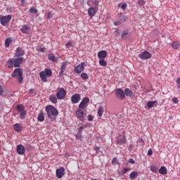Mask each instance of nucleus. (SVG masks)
<instances>
[{"label": "nucleus", "mask_w": 180, "mask_h": 180, "mask_svg": "<svg viewBox=\"0 0 180 180\" xmlns=\"http://www.w3.org/2000/svg\"><path fill=\"white\" fill-rule=\"evenodd\" d=\"M89 102V98L84 97L79 105V109H84V108H85V105H86V103H88Z\"/></svg>", "instance_id": "obj_15"}, {"label": "nucleus", "mask_w": 180, "mask_h": 180, "mask_svg": "<svg viewBox=\"0 0 180 180\" xmlns=\"http://www.w3.org/2000/svg\"><path fill=\"white\" fill-rule=\"evenodd\" d=\"M85 68V63L82 62L80 64H79L75 68L74 72L76 74H81L82 71H84Z\"/></svg>", "instance_id": "obj_7"}, {"label": "nucleus", "mask_w": 180, "mask_h": 180, "mask_svg": "<svg viewBox=\"0 0 180 180\" xmlns=\"http://www.w3.org/2000/svg\"><path fill=\"white\" fill-rule=\"evenodd\" d=\"M87 120H88L89 122H92V120H94V117L92 116V115H89L87 116Z\"/></svg>", "instance_id": "obj_43"}, {"label": "nucleus", "mask_w": 180, "mask_h": 180, "mask_svg": "<svg viewBox=\"0 0 180 180\" xmlns=\"http://www.w3.org/2000/svg\"><path fill=\"white\" fill-rule=\"evenodd\" d=\"M37 120L39 122H44V113L43 112H41L37 117Z\"/></svg>", "instance_id": "obj_28"}, {"label": "nucleus", "mask_w": 180, "mask_h": 180, "mask_svg": "<svg viewBox=\"0 0 180 180\" xmlns=\"http://www.w3.org/2000/svg\"><path fill=\"white\" fill-rule=\"evenodd\" d=\"M48 58L50 60V61H53V63H56L57 60L56 59V56L53 53H50L48 55Z\"/></svg>", "instance_id": "obj_30"}, {"label": "nucleus", "mask_w": 180, "mask_h": 180, "mask_svg": "<svg viewBox=\"0 0 180 180\" xmlns=\"http://www.w3.org/2000/svg\"><path fill=\"white\" fill-rule=\"evenodd\" d=\"M64 175H65V169H64V167H60V168L56 169L57 178L60 179V178L63 177Z\"/></svg>", "instance_id": "obj_11"}, {"label": "nucleus", "mask_w": 180, "mask_h": 180, "mask_svg": "<svg viewBox=\"0 0 180 180\" xmlns=\"http://www.w3.org/2000/svg\"><path fill=\"white\" fill-rule=\"evenodd\" d=\"M128 162H129V164H135L136 161H134L133 158H130L128 160Z\"/></svg>", "instance_id": "obj_47"}, {"label": "nucleus", "mask_w": 180, "mask_h": 180, "mask_svg": "<svg viewBox=\"0 0 180 180\" xmlns=\"http://www.w3.org/2000/svg\"><path fill=\"white\" fill-rule=\"evenodd\" d=\"M71 101L73 103H78L81 101V95L79 94H74L71 98Z\"/></svg>", "instance_id": "obj_14"}, {"label": "nucleus", "mask_w": 180, "mask_h": 180, "mask_svg": "<svg viewBox=\"0 0 180 180\" xmlns=\"http://www.w3.org/2000/svg\"><path fill=\"white\" fill-rule=\"evenodd\" d=\"M23 57H19L16 58H11L8 60L7 64H8V68H13L15 67L17 68L18 67H20L22 64H23L24 61Z\"/></svg>", "instance_id": "obj_2"}, {"label": "nucleus", "mask_w": 180, "mask_h": 180, "mask_svg": "<svg viewBox=\"0 0 180 180\" xmlns=\"http://www.w3.org/2000/svg\"><path fill=\"white\" fill-rule=\"evenodd\" d=\"M16 151L18 154H19V155H23V154H25V153L26 152L25 146H23V145L22 144H19L18 146H17Z\"/></svg>", "instance_id": "obj_12"}, {"label": "nucleus", "mask_w": 180, "mask_h": 180, "mask_svg": "<svg viewBox=\"0 0 180 180\" xmlns=\"http://www.w3.org/2000/svg\"><path fill=\"white\" fill-rule=\"evenodd\" d=\"M99 64L101 67H106L108 65V63L105 62V59H99Z\"/></svg>", "instance_id": "obj_32"}, {"label": "nucleus", "mask_w": 180, "mask_h": 180, "mask_svg": "<svg viewBox=\"0 0 180 180\" xmlns=\"http://www.w3.org/2000/svg\"><path fill=\"white\" fill-rule=\"evenodd\" d=\"M97 56L99 60H105V57H108V52L106 51H101L98 53Z\"/></svg>", "instance_id": "obj_13"}, {"label": "nucleus", "mask_w": 180, "mask_h": 180, "mask_svg": "<svg viewBox=\"0 0 180 180\" xmlns=\"http://www.w3.org/2000/svg\"><path fill=\"white\" fill-rule=\"evenodd\" d=\"M85 112H84V110L82 109H77L76 111V117L80 120V122H84L85 120Z\"/></svg>", "instance_id": "obj_5"}, {"label": "nucleus", "mask_w": 180, "mask_h": 180, "mask_svg": "<svg viewBox=\"0 0 180 180\" xmlns=\"http://www.w3.org/2000/svg\"><path fill=\"white\" fill-rule=\"evenodd\" d=\"M157 105H158V102L157 101H148L147 103V107L149 109H151V108H154V106H157Z\"/></svg>", "instance_id": "obj_21"}, {"label": "nucleus", "mask_w": 180, "mask_h": 180, "mask_svg": "<svg viewBox=\"0 0 180 180\" xmlns=\"http://www.w3.org/2000/svg\"><path fill=\"white\" fill-rule=\"evenodd\" d=\"M159 173L162 175H165L167 174V167L162 166L159 169Z\"/></svg>", "instance_id": "obj_29"}, {"label": "nucleus", "mask_w": 180, "mask_h": 180, "mask_svg": "<svg viewBox=\"0 0 180 180\" xmlns=\"http://www.w3.org/2000/svg\"><path fill=\"white\" fill-rule=\"evenodd\" d=\"M176 84H177L178 88H179V89H180V78H177Z\"/></svg>", "instance_id": "obj_52"}, {"label": "nucleus", "mask_w": 180, "mask_h": 180, "mask_svg": "<svg viewBox=\"0 0 180 180\" xmlns=\"http://www.w3.org/2000/svg\"><path fill=\"white\" fill-rule=\"evenodd\" d=\"M172 47H173V49H179V44H178V42H173Z\"/></svg>", "instance_id": "obj_41"}, {"label": "nucleus", "mask_w": 180, "mask_h": 180, "mask_svg": "<svg viewBox=\"0 0 180 180\" xmlns=\"http://www.w3.org/2000/svg\"><path fill=\"white\" fill-rule=\"evenodd\" d=\"M30 27L27 25H24L20 29L22 33H25V34H27L29 33Z\"/></svg>", "instance_id": "obj_23"}, {"label": "nucleus", "mask_w": 180, "mask_h": 180, "mask_svg": "<svg viewBox=\"0 0 180 180\" xmlns=\"http://www.w3.org/2000/svg\"><path fill=\"white\" fill-rule=\"evenodd\" d=\"M172 102H173V103H178L179 102V101L178 100L177 98L174 97V98H172Z\"/></svg>", "instance_id": "obj_45"}, {"label": "nucleus", "mask_w": 180, "mask_h": 180, "mask_svg": "<svg viewBox=\"0 0 180 180\" xmlns=\"http://www.w3.org/2000/svg\"><path fill=\"white\" fill-rule=\"evenodd\" d=\"M77 140H79L80 141H82V134L77 133V134L75 135Z\"/></svg>", "instance_id": "obj_37"}, {"label": "nucleus", "mask_w": 180, "mask_h": 180, "mask_svg": "<svg viewBox=\"0 0 180 180\" xmlns=\"http://www.w3.org/2000/svg\"><path fill=\"white\" fill-rule=\"evenodd\" d=\"M115 26H120V25H122V21H116L114 22Z\"/></svg>", "instance_id": "obj_49"}, {"label": "nucleus", "mask_w": 180, "mask_h": 180, "mask_svg": "<svg viewBox=\"0 0 180 180\" xmlns=\"http://www.w3.org/2000/svg\"><path fill=\"white\" fill-rule=\"evenodd\" d=\"M53 72L50 69H45L39 74V77L43 82H47V77H51Z\"/></svg>", "instance_id": "obj_4"}, {"label": "nucleus", "mask_w": 180, "mask_h": 180, "mask_svg": "<svg viewBox=\"0 0 180 180\" xmlns=\"http://www.w3.org/2000/svg\"><path fill=\"white\" fill-rule=\"evenodd\" d=\"M138 175H139V173L134 171L131 172V174H129V178L131 180H134L136 179V178H137Z\"/></svg>", "instance_id": "obj_27"}, {"label": "nucleus", "mask_w": 180, "mask_h": 180, "mask_svg": "<svg viewBox=\"0 0 180 180\" xmlns=\"http://www.w3.org/2000/svg\"><path fill=\"white\" fill-rule=\"evenodd\" d=\"M15 108L18 112H23L25 110V106L23 105V104H18L15 106Z\"/></svg>", "instance_id": "obj_26"}, {"label": "nucleus", "mask_w": 180, "mask_h": 180, "mask_svg": "<svg viewBox=\"0 0 180 180\" xmlns=\"http://www.w3.org/2000/svg\"><path fill=\"white\" fill-rule=\"evenodd\" d=\"M94 150H96V151H99V147L98 146H96L94 148Z\"/></svg>", "instance_id": "obj_58"}, {"label": "nucleus", "mask_w": 180, "mask_h": 180, "mask_svg": "<svg viewBox=\"0 0 180 180\" xmlns=\"http://www.w3.org/2000/svg\"><path fill=\"white\" fill-rule=\"evenodd\" d=\"M150 57L151 53L147 51H145L139 54V58H141V60H148Z\"/></svg>", "instance_id": "obj_10"}, {"label": "nucleus", "mask_w": 180, "mask_h": 180, "mask_svg": "<svg viewBox=\"0 0 180 180\" xmlns=\"http://www.w3.org/2000/svg\"><path fill=\"white\" fill-rule=\"evenodd\" d=\"M39 50L41 53H44V51H46V48H39Z\"/></svg>", "instance_id": "obj_56"}, {"label": "nucleus", "mask_w": 180, "mask_h": 180, "mask_svg": "<svg viewBox=\"0 0 180 180\" xmlns=\"http://www.w3.org/2000/svg\"><path fill=\"white\" fill-rule=\"evenodd\" d=\"M88 13H89V16H90V18L95 16V13H96L95 8L90 7L88 10Z\"/></svg>", "instance_id": "obj_22"}, {"label": "nucleus", "mask_w": 180, "mask_h": 180, "mask_svg": "<svg viewBox=\"0 0 180 180\" xmlns=\"http://www.w3.org/2000/svg\"><path fill=\"white\" fill-rule=\"evenodd\" d=\"M65 68H67V63L63 62L60 66L59 77H63L64 75V72H65Z\"/></svg>", "instance_id": "obj_19"}, {"label": "nucleus", "mask_w": 180, "mask_h": 180, "mask_svg": "<svg viewBox=\"0 0 180 180\" xmlns=\"http://www.w3.org/2000/svg\"><path fill=\"white\" fill-rule=\"evenodd\" d=\"M115 96L118 98V99L123 101L125 98L124 91H123L122 89H117L115 90Z\"/></svg>", "instance_id": "obj_9"}, {"label": "nucleus", "mask_w": 180, "mask_h": 180, "mask_svg": "<svg viewBox=\"0 0 180 180\" xmlns=\"http://www.w3.org/2000/svg\"><path fill=\"white\" fill-rule=\"evenodd\" d=\"M119 19L120 20V22H123V20H124V22H126V17L123 15H120L119 16Z\"/></svg>", "instance_id": "obj_40"}, {"label": "nucleus", "mask_w": 180, "mask_h": 180, "mask_svg": "<svg viewBox=\"0 0 180 180\" xmlns=\"http://www.w3.org/2000/svg\"><path fill=\"white\" fill-rule=\"evenodd\" d=\"M127 171H129V169H127V168H124L123 169H122V175H124V174H126L127 172Z\"/></svg>", "instance_id": "obj_46"}, {"label": "nucleus", "mask_w": 180, "mask_h": 180, "mask_svg": "<svg viewBox=\"0 0 180 180\" xmlns=\"http://www.w3.org/2000/svg\"><path fill=\"white\" fill-rule=\"evenodd\" d=\"M67 93L65 92V89H64V88H60L56 93V98L58 99H64Z\"/></svg>", "instance_id": "obj_8"}, {"label": "nucleus", "mask_w": 180, "mask_h": 180, "mask_svg": "<svg viewBox=\"0 0 180 180\" xmlns=\"http://www.w3.org/2000/svg\"><path fill=\"white\" fill-rule=\"evenodd\" d=\"M138 5L139 6H144V5H146V1L144 0L138 1Z\"/></svg>", "instance_id": "obj_38"}, {"label": "nucleus", "mask_w": 180, "mask_h": 180, "mask_svg": "<svg viewBox=\"0 0 180 180\" xmlns=\"http://www.w3.org/2000/svg\"><path fill=\"white\" fill-rule=\"evenodd\" d=\"M117 143L120 144V146L124 144V143H126V137L123 135L119 136L117 139Z\"/></svg>", "instance_id": "obj_17"}, {"label": "nucleus", "mask_w": 180, "mask_h": 180, "mask_svg": "<svg viewBox=\"0 0 180 180\" xmlns=\"http://www.w3.org/2000/svg\"><path fill=\"white\" fill-rule=\"evenodd\" d=\"M25 54V51L22 50V48L20 47H18L16 49V52L15 53V57H22V56H23Z\"/></svg>", "instance_id": "obj_18"}, {"label": "nucleus", "mask_w": 180, "mask_h": 180, "mask_svg": "<svg viewBox=\"0 0 180 180\" xmlns=\"http://www.w3.org/2000/svg\"><path fill=\"white\" fill-rule=\"evenodd\" d=\"M72 44V43L68 42L65 44V46H66L67 49H70V47H71Z\"/></svg>", "instance_id": "obj_51"}, {"label": "nucleus", "mask_w": 180, "mask_h": 180, "mask_svg": "<svg viewBox=\"0 0 180 180\" xmlns=\"http://www.w3.org/2000/svg\"><path fill=\"white\" fill-rule=\"evenodd\" d=\"M2 94H4V87H2V86L0 85V95H2Z\"/></svg>", "instance_id": "obj_57"}, {"label": "nucleus", "mask_w": 180, "mask_h": 180, "mask_svg": "<svg viewBox=\"0 0 180 180\" xmlns=\"http://www.w3.org/2000/svg\"><path fill=\"white\" fill-rule=\"evenodd\" d=\"M158 168L155 166H151L150 167V171H152V172H157Z\"/></svg>", "instance_id": "obj_42"}, {"label": "nucleus", "mask_w": 180, "mask_h": 180, "mask_svg": "<svg viewBox=\"0 0 180 180\" xmlns=\"http://www.w3.org/2000/svg\"><path fill=\"white\" fill-rule=\"evenodd\" d=\"M30 13H37V9H36L34 7H32L30 8Z\"/></svg>", "instance_id": "obj_39"}, {"label": "nucleus", "mask_w": 180, "mask_h": 180, "mask_svg": "<svg viewBox=\"0 0 180 180\" xmlns=\"http://www.w3.org/2000/svg\"><path fill=\"white\" fill-rule=\"evenodd\" d=\"M139 143H144V141L143 140V139H139Z\"/></svg>", "instance_id": "obj_59"}, {"label": "nucleus", "mask_w": 180, "mask_h": 180, "mask_svg": "<svg viewBox=\"0 0 180 180\" xmlns=\"http://www.w3.org/2000/svg\"><path fill=\"white\" fill-rule=\"evenodd\" d=\"M112 164H116L117 163V158H114L112 160Z\"/></svg>", "instance_id": "obj_53"}, {"label": "nucleus", "mask_w": 180, "mask_h": 180, "mask_svg": "<svg viewBox=\"0 0 180 180\" xmlns=\"http://www.w3.org/2000/svg\"><path fill=\"white\" fill-rule=\"evenodd\" d=\"M11 43H12V40L10 38H7L5 40V47H9Z\"/></svg>", "instance_id": "obj_33"}, {"label": "nucleus", "mask_w": 180, "mask_h": 180, "mask_svg": "<svg viewBox=\"0 0 180 180\" xmlns=\"http://www.w3.org/2000/svg\"><path fill=\"white\" fill-rule=\"evenodd\" d=\"M121 8L124 10L126 9V8H127V4L124 3L123 4H122Z\"/></svg>", "instance_id": "obj_48"}, {"label": "nucleus", "mask_w": 180, "mask_h": 180, "mask_svg": "<svg viewBox=\"0 0 180 180\" xmlns=\"http://www.w3.org/2000/svg\"><path fill=\"white\" fill-rule=\"evenodd\" d=\"M29 94L30 95H33V94H34V89H30Z\"/></svg>", "instance_id": "obj_54"}, {"label": "nucleus", "mask_w": 180, "mask_h": 180, "mask_svg": "<svg viewBox=\"0 0 180 180\" xmlns=\"http://www.w3.org/2000/svg\"><path fill=\"white\" fill-rule=\"evenodd\" d=\"M130 36V31L129 30H124L122 31V35H121V39H122V40H127V39H129Z\"/></svg>", "instance_id": "obj_16"}, {"label": "nucleus", "mask_w": 180, "mask_h": 180, "mask_svg": "<svg viewBox=\"0 0 180 180\" xmlns=\"http://www.w3.org/2000/svg\"><path fill=\"white\" fill-rule=\"evenodd\" d=\"M116 34H117V36H119V34H120V33H119L118 31H116Z\"/></svg>", "instance_id": "obj_60"}, {"label": "nucleus", "mask_w": 180, "mask_h": 180, "mask_svg": "<svg viewBox=\"0 0 180 180\" xmlns=\"http://www.w3.org/2000/svg\"><path fill=\"white\" fill-rule=\"evenodd\" d=\"M25 148L27 150V151L32 150V145H30V144H27V145L25 146Z\"/></svg>", "instance_id": "obj_44"}, {"label": "nucleus", "mask_w": 180, "mask_h": 180, "mask_svg": "<svg viewBox=\"0 0 180 180\" xmlns=\"http://www.w3.org/2000/svg\"><path fill=\"white\" fill-rule=\"evenodd\" d=\"M81 78L82 79H88L89 78V76H88V74H86V72H82L81 74Z\"/></svg>", "instance_id": "obj_34"}, {"label": "nucleus", "mask_w": 180, "mask_h": 180, "mask_svg": "<svg viewBox=\"0 0 180 180\" xmlns=\"http://www.w3.org/2000/svg\"><path fill=\"white\" fill-rule=\"evenodd\" d=\"M86 125L79 127V130H78V133L79 134H82V131H84V129H86Z\"/></svg>", "instance_id": "obj_36"}, {"label": "nucleus", "mask_w": 180, "mask_h": 180, "mask_svg": "<svg viewBox=\"0 0 180 180\" xmlns=\"http://www.w3.org/2000/svg\"><path fill=\"white\" fill-rule=\"evenodd\" d=\"M47 17L48 19H51V18H53V14L51 13V12H48Z\"/></svg>", "instance_id": "obj_50"}, {"label": "nucleus", "mask_w": 180, "mask_h": 180, "mask_svg": "<svg viewBox=\"0 0 180 180\" xmlns=\"http://www.w3.org/2000/svg\"><path fill=\"white\" fill-rule=\"evenodd\" d=\"M20 119H22V120H25V117L26 116V110H24V111H21L20 113Z\"/></svg>", "instance_id": "obj_35"}, {"label": "nucleus", "mask_w": 180, "mask_h": 180, "mask_svg": "<svg viewBox=\"0 0 180 180\" xmlns=\"http://www.w3.org/2000/svg\"><path fill=\"white\" fill-rule=\"evenodd\" d=\"M45 110L47 113L48 117L52 121L57 119V116H58V110H57L56 107L53 105H47L45 108Z\"/></svg>", "instance_id": "obj_1"}, {"label": "nucleus", "mask_w": 180, "mask_h": 180, "mask_svg": "<svg viewBox=\"0 0 180 180\" xmlns=\"http://www.w3.org/2000/svg\"><path fill=\"white\" fill-rule=\"evenodd\" d=\"M13 127H14V130L18 133H19V131L22 130V127H20V124H15Z\"/></svg>", "instance_id": "obj_31"}, {"label": "nucleus", "mask_w": 180, "mask_h": 180, "mask_svg": "<svg viewBox=\"0 0 180 180\" xmlns=\"http://www.w3.org/2000/svg\"><path fill=\"white\" fill-rule=\"evenodd\" d=\"M57 99L58 98L54 94H52L49 96V101H51L52 103H57Z\"/></svg>", "instance_id": "obj_24"}, {"label": "nucleus", "mask_w": 180, "mask_h": 180, "mask_svg": "<svg viewBox=\"0 0 180 180\" xmlns=\"http://www.w3.org/2000/svg\"><path fill=\"white\" fill-rule=\"evenodd\" d=\"M11 19H12V16L11 15L2 16L0 18V22L2 26H6L9 22H11Z\"/></svg>", "instance_id": "obj_6"}, {"label": "nucleus", "mask_w": 180, "mask_h": 180, "mask_svg": "<svg viewBox=\"0 0 180 180\" xmlns=\"http://www.w3.org/2000/svg\"><path fill=\"white\" fill-rule=\"evenodd\" d=\"M11 77L13 78H17V81L20 84H22L23 82V70L22 68H15L11 74Z\"/></svg>", "instance_id": "obj_3"}, {"label": "nucleus", "mask_w": 180, "mask_h": 180, "mask_svg": "<svg viewBox=\"0 0 180 180\" xmlns=\"http://www.w3.org/2000/svg\"><path fill=\"white\" fill-rule=\"evenodd\" d=\"M148 155H153V150L149 149L148 150Z\"/></svg>", "instance_id": "obj_55"}, {"label": "nucleus", "mask_w": 180, "mask_h": 180, "mask_svg": "<svg viewBox=\"0 0 180 180\" xmlns=\"http://www.w3.org/2000/svg\"><path fill=\"white\" fill-rule=\"evenodd\" d=\"M124 94L126 96H129V98H134V93H133V91L130 90L129 88L124 89Z\"/></svg>", "instance_id": "obj_20"}, {"label": "nucleus", "mask_w": 180, "mask_h": 180, "mask_svg": "<svg viewBox=\"0 0 180 180\" xmlns=\"http://www.w3.org/2000/svg\"><path fill=\"white\" fill-rule=\"evenodd\" d=\"M103 112H105L103 107H102V105H100L98 109V115L99 117H102V116L103 115Z\"/></svg>", "instance_id": "obj_25"}]
</instances>
